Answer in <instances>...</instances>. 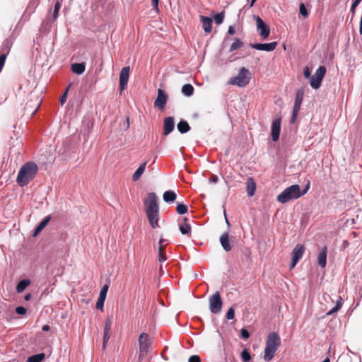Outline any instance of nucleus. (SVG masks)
<instances>
[{"mask_svg": "<svg viewBox=\"0 0 362 362\" xmlns=\"http://www.w3.org/2000/svg\"><path fill=\"white\" fill-rule=\"evenodd\" d=\"M50 329V327L48 325L42 326V330L44 332H48Z\"/></svg>", "mask_w": 362, "mask_h": 362, "instance_id": "55", "label": "nucleus"}, {"mask_svg": "<svg viewBox=\"0 0 362 362\" xmlns=\"http://www.w3.org/2000/svg\"><path fill=\"white\" fill-rule=\"evenodd\" d=\"M15 312L18 315H24L27 313V309L24 306L19 305L16 308Z\"/></svg>", "mask_w": 362, "mask_h": 362, "instance_id": "41", "label": "nucleus"}, {"mask_svg": "<svg viewBox=\"0 0 362 362\" xmlns=\"http://www.w3.org/2000/svg\"><path fill=\"white\" fill-rule=\"evenodd\" d=\"M322 362H330V361H329V358L327 357V358H326L325 359H324V360H323V361H322Z\"/></svg>", "mask_w": 362, "mask_h": 362, "instance_id": "64", "label": "nucleus"}, {"mask_svg": "<svg viewBox=\"0 0 362 362\" xmlns=\"http://www.w3.org/2000/svg\"><path fill=\"white\" fill-rule=\"evenodd\" d=\"M6 58H4V55H0V72L1 71L6 62Z\"/></svg>", "mask_w": 362, "mask_h": 362, "instance_id": "52", "label": "nucleus"}, {"mask_svg": "<svg viewBox=\"0 0 362 362\" xmlns=\"http://www.w3.org/2000/svg\"><path fill=\"white\" fill-rule=\"evenodd\" d=\"M281 132V118H276L272 121L271 127V135L274 141H277Z\"/></svg>", "mask_w": 362, "mask_h": 362, "instance_id": "15", "label": "nucleus"}, {"mask_svg": "<svg viewBox=\"0 0 362 362\" xmlns=\"http://www.w3.org/2000/svg\"><path fill=\"white\" fill-rule=\"evenodd\" d=\"M31 281L28 279H23L18 281L16 290L18 293H21L30 284Z\"/></svg>", "mask_w": 362, "mask_h": 362, "instance_id": "27", "label": "nucleus"}, {"mask_svg": "<svg viewBox=\"0 0 362 362\" xmlns=\"http://www.w3.org/2000/svg\"><path fill=\"white\" fill-rule=\"evenodd\" d=\"M129 66H124L121 69L119 74V89L123 90L127 87L128 81L129 78Z\"/></svg>", "mask_w": 362, "mask_h": 362, "instance_id": "14", "label": "nucleus"}, {"mask_svg": "<svg viewBox=\"0 0 362 362\" xmlns=\"http://www.w3.org/2000/svg\"><path fill=\"white\" fill-rule=\"evenodd\" d=\"M138 341L140 349L139 358H141L146 355L148 347L151 345L149 335L146 332H143L139 335Z\"/></svg>", "mask_w": 362, "mask_h": 362, "instance_id": "9", "label": "nucleus"}, {"mask_svg": "<svg viewBox=\"0 0 362 362\" xmlns=\"http://www.w3.org/2000/svg\"><path fill=\"white\" fill-rule=\"evenodd\" d=\"M177 130L181 134H185L188 132L190 130V127L188 122L184 119H181L177 124Z\"/></svg>", "mask_w": 362, "mask_h": 362, "instance_id": "30", "label": "nucleus"}, {"mask_svg": "<svg viewBox=\"0 0 362 362\" xmlns=\"http://www.w3.org/2000/svg\"><path fill=\"white\" fill-rule=\"evenodd\" d=\"M298 112H299L298 111H294V110L292 111V115H291V120H290V122L291 124H293L296 122L297 116L298 115Z\"/></svg>", "mask_w": 362, "mask_h": 362, "instance_id": "50", "label": "nucleus"}, {"mask_svg": "<svg viewBox=\"0 0 362 362\" xmlns=\"http://www.w3.org/2000/svg\"><path fill=\"white\" fill-rule=\"evenodd\" d=\"M223 301L218 291L209 298V309L214 314L219 313L221 310Z\"/></svg>", "mask_w": 362, "mask_h": 362, "instance_id": "7", "label": "nucleus"}, {"mask_svg": "<svg viewBox=\"0 0 362 362\" xmlns=\"http://www.w3.org/2000/svg\"><path fill=\"white\" fill-rule=\"evenodd\" d=\"M299 13L304 18H307L309 16V12L303 3H301L299 6Z\"/></svg>", "mask_w": 362, "mask_h": 362, "instance_id": "39", "label": "nucleus"}, {"mask_svg": "<svg viewBox=\"0 0 362 362\" xmlns=\"http://www.w3.org/2000/svg\"><path fill=\"white\" fill-rule=\"evenodd\" d=\"M183 221L185 223L184 224H180L179 226V229L182 235H189L191 233V226L187 223V218H184Z\"/></svg>", "mask_w": 362, "mask_h": 362, "instance_id": "32", "label": "nucleus"}, {"mask_svg": "<svg viewBox=\"0 0 362 362\" xmlns=\"http://www.w3.org/2000/svg\"><path fill=\"white\" fill-rule=\"evenodd\" d=\"M234 42L230 45L229 52H232L238 49H240L243 46V42H242L239 38L235 37L233 38Z\"/></svg>", "mask_w": 362, "mask_h": 362, "instance_id": "34", "label": "nucleus"}, {"mask_svg": "<svg viewBox=\"0 0 362 362\" xmlns=\"http://www.w3.org/2000/svg\"><path fill=\"white\" fill-rule=\"evenodd\" d=\"M45 358V354L42 352L33 354L27 358V362H42Z\"/></svg>", "mask_w": 362, "mask_h": 362, "instance_id": "31", "label": "nucleus"}, {"mask_svg": "<svg viewBox=\"0 0 362 362\" xmlns=\"http://www.w3.org/2000/svg\"><path fill=\"white\" fill-rule=\"evenodd\" d=\"M12 45L13 42L11 39H5L0 47V55H4V58L6 59L8 54L10 52Z\"/></svg>", "mask_w": 362, "mask_h": 362, "instance_id": "18", "label": "nucleus"}, {"mask_svg": "<svg viewBox=\"0 0 362 362\" xmlns=\"http://www.w3.org/2000/svg\"><path fill=\"white\" fill-rule=\"evenodd\" d=\"M251 79V74L245 67H242L239 70L237 76L232 78L230 83L233 85H237L239 87H245Z\"/></svg>", "mask_w": 362, "mask_h": 362, "instance_id": "5", "label": "nucleus"}, {"mask_svg": "<svg viewBox=\"0 0 362 362\" xmlns=\"http://www.w3.org/2000/svg\"><path fill=\"white\" fill-rule=\"evenodd\" d=\"M310 188V181H308L307 185L305 186L303 190L300 189V197L305 194Z\"/></svg>", "mask_w": 362, "mask_h": 362, "instance_id": "51", "label": "nucleus"}, {"mask_svg": "<svg viewBox=\"0 0 362 362\" xmlns=\"http://www.w3.org/2000/svg\"><path fill=\"white\" fill-rule=\"evenodd\" d=\"M327 69L325 66H320L313 76H311L310 84L313 89H318L325 76Z\"/></svg>", "mask_w": 362, "mask_h": 362, "instance_id": "6", "label": "nucleus"}, {"mask_svg": "<svg viewBox=\"0 0 362 362\" xmlns=\"http://www.w3.org/2000/svg\"><path fill=\"white\" fill-rule=\"evenodd\" d=\"M266 346L264 351V360L270 361L274 356L276 351L281 346V338L278 333L270 332L266 339Z\"/></svg>", "mask_w": 362, "mask_h": 362, "instance_id": "3", "label": "nucleus"}, {"mask_svg": "<svg viewBox=\"0 0 362 362\" xmlns=\"http://www.w3.org/2000/svg\"><path fill=\"white\" fill-rule=\"evenodd\" d=\"M167 245H159L158 252H165V247Z\"/></svg>", "mask_w": 362, "mask_h": 362, "instance_id": "54", "label": "nucleus"}, {"mask_svg": "<svg viewBox=\"0 0 362 362\" xmlns=\"http://www.w3.org/2000/svg\"><path fill=\"white\" fill-rule=\"evenodd\" d=\"M235 28L233 25H230L228 30V35H233L235 34Z\"/></svg>", "mask_w": 362, "mask_h": 362, "instance_id": "53", "label": "nucleus"}, {"mask_svg": "<svg viewBox=\"0 0 362 362\" xmlns=\"http://www.w3.org/2000/svg\"><path fill=\"white\" fill-rule=\"evenodd\" d=\"M144 204L146 206L145 212L151 226L153 228H158L159 207L156 193H148Z\"/></svg>", "mask_w": 362, "mask_h": 362, "instance_id": "1", "label": "nucleus"}, {"mask_svg": "<svg viewBox=\"0 0 362 362\" xmlns=\"http://www.w3.org/2000/svg\"><path fill=\"white\" fill-rule=\"evenodd\" d=\"M357 6H354V4L351 5L350 11L354 14L355 12V9Z\"/></svg>", "mask_w": 362, "mask_h": 362, "instance_id": "60", "label": "nucleus"}, {"mask_svg": "<svg viewBox=\"0 0 362 362\" xmlns=\"http://www.w3.org/2000/svg\"><path fill=\"white\" fill-rule=\"evenodd\" d=\"M68 91H69V88H67L60 97V103L62 105H63L66 100Z\"/></svg>", "mask_w": 362, "mask_h": 362, "instance_id": "45", "label": "nucleus"}, {"mask_svg": "<svg viewBox=\"0 0 362 362\" xmlns=\"http://www.w3.org/2000/svg\"><path fill=\"white\" fill-rule=\"evenodd\" d=\"M219 241L221 245L226 252H229L232 250V246L229 240V234L228 232H225L222 234V235L220 237Z\"/></svg>", "mask_w": 362, "mask_h": 362, "instance_id": "20", "label": "nucleus"}, {"mask_svg": "<svg viewBox=\"0 0 362 362\" xmlns=\"http://www.w3.org/2000/svg\"><path fill=\"white\" fill-rule=\"evenodd\" d=\"M62 0H57L56 3L54 4L53 13H52V21H56L58 17L59 11L61 8Z\"/></svg>", "mask_w": 362, "mask_h": 362, "instance_id": "35", "label": "nucleus"}, {"mask_svg": "<svg viewBox=\"0 0 362 362\" xmlns=\"http://www.w3.org/2000/svg\"><path fill=\"white\" fill-rule=\"evenodd\" d=\"M305 251V247L301 244H297L293 248L291 253V261L290 263V269H292L296 267L299 260L303 257Z\"/></svg>", "mask_w": 362, "mask_h": 362, "instance_id": "8", "label": "nucleus"}, {"mask_svg": "<svg viewBox=\"0 0 362 362\" xmlns=\"http://www.w3.org/2000/svg\"><path fill=\"white\" fill-rule=\"evenodd\" d=\"M37 173V164L28 161L21 168L17 175L16 182L21 187L26 186L35 177Z\"/></svg>", "mask_w": 362, "mask_h": 362, "instance_id": "2", "label": "nucleus"}, {"mask_svg": "<svg viewBox=\"0 0 362 362\" xmlns=\"http://www.w3.org/2000/svg\"><path fill=\"white\" fill-rule=\"evenodd\" d=\"M151 3H152L153 11H155L156 13H158L159 12V8H158L159 0H151Z\"/></svg>", "mask_w": 362, "mask_h": 362, "instance_id": "46", "label": "nucleus"}, {"mask_svg": "<svg viewBox=\"0 0 362 362\" xmlns=\"http://www.w3.org/2000/svg\"><path fill=\"white\" fill-rule=\"evenodd\" d=\"M105 300V298L98 297L96 305H95L96 308L99 309L100 310H103Z\"/></svg>", "mask_w": 362, "mask_h": 362, "instance_id": "42", "label": "nucleus"}, {"mask_svg": "<svg viewBox=\"0 0 362 362\" xmlns=\"http://www.w3.org/2000/svg\"><path fill=\"white\" fill-rule=\"evenodd\" d=\"M147 162H144L139 165L132 175V180L137 181L145 171Z\"/></svg>", "mask_w": 362, "mask_h": 362, "instance_id": "28", "label": "nucleus"}, {"mask_svg": "<svg viewBox=\"0 0 362 362\" xmlns=\"http://www.w3.org/2000/svg\"><path fill=\"white\" fill-rule=\"evenodd\" d=\"M246 187L248 197L254 196L256 190V183L252 177L247 180Z\"/></svg>", "mask_w": 362, "mask_h": 362, "instance_id": "25", "label": "nucleus"}, {"mask_svg": "<svg viewBox=\"0 0 362 362\" xmlns=\"http://www.w3.org/2000/svg\"><path fill=\"white\" fill-rule=\"evenodd\" d=\"M71 69L73 73L81 75L86 69V64L84 62L72 64Z\"/></svg>", "mask_w": 362, "mask_h": 362, "instance_id": "24", "label": "nucleus"}, {"mask_svg": "<svg viewBox=\"0 0 362 362\" xmlns=\"http://www.w3.org/2000/svg\"><path fill=\"white\" fill-rule=\"evenodd\" d=\"M362 0H354L352 4L354 6H358V5L361 2Z\"/></svg>", "mask_w": 362, "mask_h": 362, "instance_id": "57", "label": "nucleus"}, {"mask_svg": "<svg viewBox=\"0 0 362 362\" xmlns=\"http://www.w3.org/2000/svg\"><path fill=\"white\" fill-rule=\"evenodd\" d=\"M327 247L324 246L322 250L319 252L317 255V264L318 266L323 269L327 265Z\"/></svg>", "mask_w": 362, "mask_h": 362, "instance_id": "19", "label": "nucleus"}, {"mask_svg": "<svg viewBox=\"0 0 362 362\" xmlns=\"http://www.w3.org/2000/svg\"><path fill=\"white\" fill-rule=\"evenodd\" d=\"M51 219H52V215H48V216H45L38 223V225L35 227V228L33 231V237L37 236L41 233V231L47 226V224L51 221Z\"/></svg>", "mask_w": 362, "mask_h": 362, "instance_id": "17", "label": "nucleus"}, {"mask_svg": "<svg viewBox=\"0 0 362 362\" xmlns=\"http://www.w3.org/2000/svg\"><path fill=\"white\" fill-rule=\"evenodd\" d=\"M112 319L107 317L105 322L104 331H103V349H105L106 346L111 337V328H112Z\"/></svg>", "mask_w": 362, "mask_h": 362, "instance_id": "12", "label": "nucleus"}, {"mask_svg": "<svg viewBox=\"0 0 362 362\" xmlns=\"http://www.w3.org/2000/svg\"><path fill=\"white\" fill-rule=\"evenodd\" d=\"M165 241H166L165 239L160 238V240H159V245H164L163 243Z\"/></svg>", "mask_w": 362, "mask_h": 362, "instance_id": "61", "label": "nucleus"}, {"mask_svg": "<svg viewBox=\"0 0 362 362\" xmlns=\"http://www.w3.org/2000/svg\"><path fill=\"white\" fill-rule=\"evenodd\" d=\"M253 18L256 21L257 28L259 31V35L263 39H267L270 35V28L259 16L253 15Z\"/></svg>", "mask_w": 362, "mask_h": 362, "instance_id": "10", "label": "nucleus"}, {"mask_svg": "<svg viewBox=\"0 0 362 362\" xmlns=\"http://www.w3.org/2000/svg\"><path fill=\"white\" fill-rule=\"evenodd\" d=\"M300 197V187L296 184L286 187L277 196V201L281 204H286L290 200L297 199Z\"/></svg>", "mask_w": 362, "mask_h": 362, "instance_id": "4", "label": "nucleus"}, {"mask_svg": "<svg viewBox=\"0 0 362 362\" xmlns=\"http://www.w3.org/2000/svg\"><path fill=\"white\" fill-rule=\"evenodd\" d=\"M177 213L180 215L185 214L188 211V207L183 203H177L176 206Z\"/></svg>", "mask_w": 362, "mask_h": 362, "instance_id": "36", "label": "nucleus"}, {"mask_svg": "<svg viewBox=\"0 0 362 362\" xmlns=\"http://www.w3.org/2000/svg\"><path fill=\"white\" fill-rule=\"evenodd\" d=\"M211 181L214 183H216L218 182V177L216 175H213L211 178Z\"/></svg>", "mask_w": 362, "mask_h": 362, "instance_id": "56", "label": "nucleus"}, {"mask_svg": "<svg viewBox=\"0 0 362 362\" xmlns=\"http://www.w3.org/2000/svg\"><path fill=\"white\" fill-rule=\"evenodd\" d=\"M227 320H233L235 317V310L233 308H230L226 315Z\"/></svg>", "mask_w": 362, "mask_h": 362, "instance_id": "43", "label": "nucleus"}, {"mask_svg": "<svg viewBox=\"0 0 362 362\" xmlns=\"http://www.w3.org/2000/svg\"><path fill=\"white\" fill-rule=\"evenodd\" d=\"M223 212H224V216H225V219H226V223L228 225V226H230V223H229V221H228V220L227 218L226 212L225 209H224Z\"/></svg>", "mask_w": 362, "mask_h": 362, "instance_id": "59", "label": "nucleus"}, {"mask_svg": "<svg viewBox=\"0 0 362 362\" xmlns=\"http://www.w3.org/2000/svg\"><path fill=\"white\" fill-rule=\"evenodd\" d=\"M201 359L198 355H192L189 358L188 362H200Z\"/></svg>", "mask_w": 362, "mask_h": 362, "instance_id": "49", "label": "nucleus"}, {"mask_svg": "<svg viewBox=\"0 0 362 362\" xmlns=\"http://www.w3.org/2000/svg\"><path fill=\"white\" fill-rule=\"evenodd\" d=\"M256 1L257 0H251L250 6L252 7L254 6V4H255Z\"/></svg>", "mask_w": 362, "mask_h": 362, "instance_id": "63", "label": "nucleus"}, {"mask_svg": "<svg viewBox=\"0 0 362 362\" xmlns=\"http://www.w3.org/2000/svg\"><path fill=\"white\" fill-rule=\"evenodd\" d=\"M168 95L165 91L161 88L158 89L156 99L154 101V107L159 110H163L166 105Z\"/></svg>", "mask_w": 362, "mask_h": 362, "instance_id": "11", "label": "nucleus"}, {"mask_svg": "<svg viewBox=\"0 0 362 362\" xmlns=\"http://www.w3.org/2000/svg\"><path fill=\"white\" fill-rule=\"evenodd\" d=\"M31 298V295L30 293H27L25 296H24V299L25 300L28 301Z\"/></svg>", "mask_w": 362, "mask_h": 362, "instance_id": "58", "label": "nucleus"}, {"mask_svg": "<svg viewBox=\"0 0 362 362\" xmlns=\"http://www.w3.org/2000/svg\"><path fill=\"white\" fill-rule=\"evenodd\" d=\"M108 288H109L108 284H104L100 291L99 298L106 299Z\"/></svg>", "mask_w": 362, "mask_h": 362, "instance_id": "40", "label": "nucleus"}, {"mask_svg": "<svg viewBox=\"0 0 362 362\" xmlns=\"http://www.w3.org/2000/svg\"><path fill=\"white\" fill-rule=\"evenodd\" d=\"M224 11L218 13L214 16V20L217 25H220L223 22Z\"/></svg>", "mask_w": 362, "mask_h": 362, "instance_id": "38", "label": "nucleus"}, {"mask_svg": "<svg viewBox=\"0 0 362 362\" xmlns=\"http://www.w3.org/2000/svg\"><path fill=\"white\" fill-rule=\"evenodd\" d=\"M55 21H52V17H48L45 20H44L40 26V32L42 33H48L52 28V23Z\"/></svg>", "mask_w": 362, "mask_h": 362, "instance_id": "23", "label": "nucleus"}, {"mask_svg": "<svg viewBox=\"0 0 362 362\" xmlns=\"http://www.w3.org/2000/svg\"><path fill=\"white\" fill-rule=\"evenodd\" d=\"M163 198L166 203H173L175 201L177 194L173 190H167L163 193Z\"/></svg>", "mask_w": 362, "mask_h": 362, "instance_id": "26", "label": "nucleus"}, {"mask_svg": "<svg viewBox=\"0 0 362 362\" xmlns=\"http://www.w3.org/2000/svg\"><path fill=\"white\" fill-rule=\"evenodd\" d=\"M167 259L165 252H158V260L160 262H163Z\"/></svg>", "mask_w": 362, "mask_h": 362, "instance_id": "48", "label": "nucleus"}, {"mask_svg": "<svg viewBox=\"0 0 362 362\" xmlns=\"http://www.w3.org/2000/svg\"><path fill=\"white\" fill-rule=\"evenodd\" d=\"M175 129V120L173 117H167L163 121V134L165 136L170 134Z\"/></svg>", "mask_w": 362, "mask_h": 362, "instance_id": "16", "label": "nucleus"}, {"mask_svg": "<svg viewBox=\"0 0 362 362\" xmlns=\"http://www.w3.org/2000/svg\"><path fill=\"white\" fill-rule=\"evenodd\" d=\"M202 28L206 33H211L212 29V18L208 16H200Z\"/></svg>", "mask_w": 362, "mask_h": 362, "instance_id": "22", "label": "nucleus"}, {"mask_svg": "<svg viewBox=\"0 0 362 362\" xmlns=\"http://www.w3.org/2000/svg\"><path fill=\"white\" fill-rule=\"evenodd\" d=\"M343 245H344V247H346V246L349 245V242L347 240H344L343 242Z\"/></svg>", "mask_w": 362, "mask_h": 362, "instance_id": "62", "label": "nucleus"}, {"mask_svg": "<svg viewBox=\"0 0 362 362\" xmlns=\"http://www.w3.org/2000/svg\"><path fill=\"white\" fill-rule=\"evenodd\" d=\"M241 359L243 362H249L251 360L250 352L246 349H243L240 354Z\"/></svg>", "mask_w": 362, "mask_h": 362, "instance_id": "37", "label": "nucleus"}, {"mask_svg": "<svg viewBox=\"0 0 362 362\" xmlns=\"http://www.w3.org/2000/svg\"><path fill=\"white\" fill-rule=\"evenodd\" d=\"M303 74L305 78H311V71L309 69L308 66H305L303 69Z\"/></svg>", "mask_w": 362, "mask_h": 362, "instance_id": "47", "label": "nucleus"}, {"mask_svg": "<svg viewBox=\"0 0 362 362\" xmlns=\"http://www.w3.org/2000/svg\"><path fill=\"white\" fill-rule=\"evenodd\" d=\"M277 45V42L267 43H250V47L257 50L272 52L276 49Z\"/></svg>", "mask_w": 362, "mask_h": 362, "instance_id": "13", "label": "nucleus"}, {"mask_svg": "<svg viewBox=\"0 0 362 362\" xmlns=\"http://www.w3.org/2000/svg\"><path fill=\"white\" fill-rule=\"evenodd\" d=\"M342 301H343L342 298L340 296H338L335 306L333 308H332L330 310H329L326 313V315L327 316H330V315H334V313H337L342 307V304H343Z\"/></svg>", "mask_w": 362, "mask_h": 362, "instance_id": "29", "label": "nucleus"}, {"mask_svg": "<svg viewBox=\"0 0 362 362\" xmlns=\"http://www.w3.org/2000/svg\"><path fill=\"white\" fill-rule=\"evenodd\" d=\"M303 95L304 92L302 89H299L296 91L293 110L299 112L303 100Z\"/></svg>", "mask_w": 362, "mask_h": 362, "instance_id": "21", "label": "nucleus"}, {"mask_svg": "<svg viewBox=\"0 0 362 362\" xmlns=\"http://www.w3.org/2000/svg\"><path fill=\"white\" fill-rule=\"evenodd\" d=\"M194 88L192 85L186 83L182 87V93L187 97L193 95Z\"/></svg>", "mask_w": 362, "mask_h": 362, "instance_id": "33", "label": "nucleus"}, {"mask_svg": "<svg viewBox=\"0 0 362 362\" xmlns=\"http://www.w3.org/2000/svg\"><path fill=\"white\" fill-rule=\"evenodd\" d=\"M240 337L244 339H247L250 337V332L245 328H242L240 330Z\"/></svg>", "mask_w": 362, "mask_h": 362, "instance_id": "44", "label": "nucleus"}]
</instances>
